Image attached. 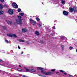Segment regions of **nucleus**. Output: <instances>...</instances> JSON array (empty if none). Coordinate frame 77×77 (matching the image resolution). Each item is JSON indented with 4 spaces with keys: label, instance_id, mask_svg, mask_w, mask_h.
I'll return each instance as SVG.
<instances>
[{
    "label": "nucleus",
    "instance_id": "f257e3e1",
    "mask_svg": "<svg viewBox=\"0 0 77 77\" xmlns=\"http://www.w3.org/2000/svg\"><path fill=\"white\" fill-rule=\"evenodd\" d=\"M37 69H39V70H40L42 74H45V75H51L53 74V72H44L43 68L41 67H37Z\"/></svg>",
    "mask_w": 77,
    "mask_h": 77
},
{
    "label": "nucleus",
    "instance_id": "f03ea898",
    "mask_svg": "<svg viewBox=\"0 0 77 77\" xmlns=\"http://www.w3.org/2000/svg\"><path fill=\"white\" fill-rule=\"evenodd\" d=\"M18 18L19 19H18L16 20L17 23L19 25H21L22 24V23L21 22V20H22V18L20 16H18Z\"/></svg>",
    "mask_w": 77,
    "mask_h": 77
},
{
    "label": "nucleus",
    "instance_id": "7ed1b4c3",
    "mask_svg": "<svg viewBox=\"0 0 77 77\" xmlns=\"http://www.w3.org/2000/svg\"><path fill=\"white\" fill-rule=\"evenodd\" d=\"M12 5L14 8H18V5L15 2L12 3Z\"/></svg>",
    "mask_w": 77,
    "mask_h": 77
},
{
    "label": "nucleus",
    "instance_id": "20e7f679",
    "mask_svg": "<svg viewBox=\"0 0 77 77\" xmlns=\"http://www.w3.org/2000/svg\"><path fill=\"white\" fill-rule=\"evenodd\" d=\"M8 13L10 15H12L14 14L13 10L12 9H10L8 10Z\"/></svg>",
    "mask_w": 77,
    "mask_h": 77
},
{
    "label": "nucleus",
    "instance_id": "39448f33",
    "mask_svg": "<svg viewBox=\"0 0 77 77\" xmlns=\"http://www.w3.org/2000/svg\"><path fill=\"white\" fill-rule=\"evenodd\" d=\"M63 15H68V12L66 11H64L63 12Z\"/></svg>",
    "mask_w": 77,
    "mask_h": 77
},
{
    "label": "nucleus",
    "instance_id": "423d86ee",
    "mask_svg": "<svg viewBox=\"0 0 77 77\" xmlns=\"http://www.w3.org/2000/svg\"><path fill=\"white\" fill-rule=\"evenodd\" d=\"M29 71H30L31 72H32V73H33V74L36 73V70L35 69H29Z\"/></svg>",
    "mask_w": 77,
    "mask_h": 77
},
{
    "label": "nucleus",
    "instance_id": "0eeeda50",
    "mask_svg": "<svg viewBox=\"0 0 77 77\" xmlns=\"http://www.w3.org/2000/svg\"><path fill=\"white\" fill-rule=\"evenodd\" d=\"M67 38H66L65 37L63 36L62 37V40H63V42H65V39H67Z\"/></svg>",
    "mask_w": 77,
    "mask_h": 77
},
{
    "label": "nucleus",
    "instance_id": "6e6552de",
    "mask_svg": "<svg viewBox=\"0 0 77 77\" xmlns=\"http://www.w3.org/2000/svg\"><path fill=\"white\" fill-rule=\"evenodd\" d=\"M69 10L70 12H72L74 11V8H70Z\"/></svg>",
    "mask_w": 77,
    "mask_h": 77
},
{
    "label": "nucleus",
    "instance_id": "1a4fd4ad",
    "mask_svg": "<svg viewBox=\"0 0 77 77\" xmlns=\"http://www.w3.org/2000/svg\"><path fill=\"white\" fill-rule=\"evenodd\" d=\"M22 31L23 33H25V32H27V30L26 29H22Z\"/></svg>",
    "mask_w": 77,
    "mask_h": 77
},
{
    "label": "nucleus",
    "instance_id": "9d476101",
    "mask_svg": "<svg viewBox=\"0 0 77 77\" xmlns=\"http://www.w3.org/2000/svg\"><path fill=\"white\" fill-rule=\"evenodd\" d=\"M30 22L31 23V24H32V23H34L35 22V21H34V20H32V19H30L29 20Z\"/></svg>",
    "mask_w": 77,
    "mask_h": 77
},
{
    "label": "nucleus",
    "instance_id": "9b49d317",
    "mask_svg": "<svg viewBox=\"0 0 77 77\" xmlns=\"http://www.w3.org/2000/svg\"><path fill=\"white\" fill-rule=\"evenodd\" d=\"M12 35L13 34H7V36H9V37H12Z\"/></svg>",
    "mask_w": 77,
    "mask_h": 77
},
{
    "label": "nucleus",
    "instance_id": "f8f14e48",
    "mask_svg": "<svg viewBox=\"0 0 77 77\" xmlns=\"http://www.w3.org/2000/svg\"><path fill=\"white\" fill-rule=\"evenodd\" d=\"M61 3H62L63 5H64L65 3V0H62Z\"/></svg>",
    "mask_w": 77,
    "mask_h": 77
},
{
    "label": "nucleus",
    "instance_id": "ddd939ff",
    "mask_svg": "<svg viewBox=\"0 0 77 77\" xmlns=\"http://www.w3.org/2000/svg\"><path fill=\"white\" fill-rule=\"evenodd\" d=\"M35 35H39V33L38 31H36L35 32Z\"/></svg>",
    "mask_w": 77,
    "mask_h": 77
},
{
    "label": "nucleus",
    "instance_id": "4468645a",
    "mask_svg": "<svg viewBox=\"0 0 77 77\" xmlns=\"http://www.w3.org/2000/svg\"><path fill=\"white\" fill-rule=\"evenodd\" d=\"M8 23L9 24H12V22L11 21H8Z\"/></svg>",
    "mask_w": 77,
    "mask_h": 77
},
{
    "label": "nucleus",
    "instance_id": "2eb2a0df",
    "mask_svg": "<svg viewBox=\"0 0 77 77\" xmlns=\"http://www.w3.org/2000/svg\"><path fill=\"white\" fill-rule=\"evenodd\" d=\"M38 75H39V76H40V77H46V76L45 75H42L41 74H38Z\"/></svg>",
    "mask_w": 77,
    "mask_h": 77
},
{
    "label": "nucleus",
    "instance_id": "dca6fc26",
    "mask_svg": "<svg viewBox=\"0 0 77 77\" xmlns=\"http://www.w3.org/2000/svg\"><path fill=\"white\" fill-rule=\"evenodd\" d=\"M2 9H3V5L0 4V9L2 10Z\"/></svg>",
    "mask_w": 77,
    "mask_h": 77
},
{
    "label": "nucleus",
    "instance_id": "f3484780",
    "mask_svg": "<svg viewBox=\"0 0 77 77\" xmlns=\"http://www.w3.org/2000/svg\"><path fill=\"white\" fill-rule=\"evenodd\" d=\"M12 37H14V38H17V35L15 34H13Z\"/></svg>",
    "mask_w": 77,
    "mask_h": 77
},
{
    "label": "nucleus",
    "instance_id": "a211bd4d",
    "mask_svg": "<svg viewBox=\"0 0 77 77\" xmlns=\"http://www.w3.org/2000/svg\"><path fill=\"white\" fill-rule=\"evenodd\" d=\"M19 42H24V40L22 39L19 40Z\"/></svg>",
    "mask_w": 77,
    "mask_h": 77
},
{
    "label": "nucleus",
    "instance_id": "6ab92c4d",
    "mask_svg": "<svg viewBox=\"0 0 77 77\" xmlns=\"http://www.w3.org/2000/svg\"><path fill=\"white\" fill-rule=\"evenodd\" d=\"M3 14V11H0V15H2Z\"/></svg>",
    "mask_w": 77,
    "mask_h": 77
},
{
    "label": "nucleus",
    "instance_id": "aec40b11",
    "mask_svg": "<svg viewBox=\"0 0 77 77\" xmlns=\"http://www.w3.org/2000/svg\"><path fill=\"white\" fill-rule=\"evenodd\" d=\"M21 11V10L20 8H19L17 10V11L18 12H20Z\"/></svg>",
    "mask_w": 77,
    "mask_h": 77
},
{
    "label": "nucleus",
    "instance_id": "412c9836",
    "mask_svg": "<svg viewBox=\"0 0 77 77\" xmlns=\"http://www.w3.org/2000/svg\"><path fill=\"white\" fill-rule=\"evenodd\" d=\"M20 15H21V16H23V15H24V13H20Z\"/></svg>",
    "mask_w": 77,
    "mask_h": 77
},
{
    "label": "nucleus",
    "instance_id": "4be33fe9",
    "mask_svg": "<svg viewBox=\"0 0 77 77\" xmlns=\"http://www.w3.org/2000/svg\"><path fill=\"white\" fill-rule=\"evenodd\" d=\"M61 48L62 49V50H64V46L63 45H62L61 46Z\"/></svg>",
    "mask_w": 77,
    "mask_h": 77
},
{
    "label": "nucleus",
    "instance_id": "5701e85b",
    "mask_svg": "<svg viewBox=\"0 0 77 77\" xmlns=\"http://www.w3.org/2000/svg\"><path fill=\"white\" fill-rule=\"evenodd\" d=\"M72 48H73V47H72L71 46H70L69 47V49L70 50H72Z\"/></svg>",
    "mask_w": 77,
    "mask_h": 77
},
{
    "label": "nucleus",
    "instance_id": "b1692460",
    "mask_svg": "<svg viewBox=\"0 0 77 77\" xmlns=\"http://www.w3.org/2000/svg\"><path fill=\"white\" fill-rule=\"evenodd\" d=\"M17 70L18 71H22V69H17Z\"/></svg>",
    "mask_w": 77,
    "mask_h": 77
},
{
    "label": "nucleus",
    "instance_id": "393cba45",
    "mask_svg": "<svg viewBox=\"0 0 77 77\" xmlns=\"http://www.w3.org/2000/svg\"><path fill=\"white\" fill-rule=\"evenodd\" d=\"M59 71H60V72H65V71L62 70H60Z\"/></svg>",
    "mask_w": 77,
    "mask_h": 77
},
{
    "label": "nucleus",
    "instance_id": "a878e982",
    "mask_svg": "<svg viewBox=\"0 0 77 77\" xmlns=\"http://www.w3.org/2000/svg\"><path fill=\"white\" fill-rule=\"evenodd\" d=\"M25 69H26V70L27 71H29V69H28L27 68H25Z\"/></svg>",
    "mask_w": 77,
    "mask_h": 77
},
{
    "label": "nucleus",
    "instance_id": "bb28decb",
    "mask_svg": "<svg viewBox=\"0 0 77 77\" xmlns=\"http://www.w3.org/2000/svg\"><path fill=\"white\" fill-rule=\"evenodd\" d=\"M55 70H56L55 69H51V71L53 72V71H55Z\"/></svg>",
    "mask_w": 77,
    "mask_h": 77
},
{
    "label": "nucleus",
    "instance_id": "cd10ccee",
    "mask_svg": "<svg viewBox=\"0 0 77 77\" xmlns=\"http://www.w3.org/2000/svg\"><path fill=\"white\" fill-rule=\"evenodd\" d=\"M36 20H37L38 21H39L40 20V19H39V18H36Z\"/></svg>",
    "mask_w": 77,
    "mask_h": 77
},
{
    "label": "nucleus",
    "instance_id": "c85d7f7f",
    "mask_svg": "<svg viewBox=\"0 0 77 77\" xmlns=\"http://www.w3.org/2000/svg\"><path fill=\"white\" fill-rule=\"evenodd\" d=\"M1 2L2 3H3L5 2V0H1Z\"/></svg>",
    "mask_w": 77,
    "mask_h": 77
},
{
    "label": "nucleus",
    "instance_id": "c756f323",
    "mask_svg": "<svg viewBox=\"0 0 77 77\" xmlns=\"http://www.w3.org/2000/svg\"><path fill=\"white\" fill-rule=\"evenodd\" d=\"M53 29H54V30H55L56 29V27H55V26H54L53 27Z\"/></svg>",
    "mask_w": 77,
    "mask_h": 77
},
{
    "label": "nucleus",
    "instance_id": "7c9ffc66",
    "mask_svg": "<svg viewBox=\"0 0 77 77\" xmlns=\"http://www.w3.org/2000/svg\"><path fill=\"white\" fill-rule=\"evenodd\" d=\"M41 24L39 23L38 24V27H41Z\"/></svg>",
    "mask_w": 77,
    "mask_h": 77
},
{
    "label": "nucleus",
    "instance_id": "2f4dec72",
    "mask_svg": "<svg viewBox=\"0 0 77 77\" xmlns=\"http://www.w3.org/2000/svg\"><path fill=\"white\" fill-rule=\"evenodd\" d=\"M35 24H36V22H34L32 24H33V25H35Z\"/></svg>",
    "mask_w": 77,
    "mask_h": 77
},
{
    "label": "nucleus",
    "instance_id": "473e14b6",
    "mask_svg": "<svg viewBox=\"0 0 77 77\" xmlns=\"http://www.w3.org/2000/svg\"><path fill=\"white\" fill-rule=\"evenodd\" d=\"M5 42L7 43H8L9 42H8V41L7 40H5Z\"/></svg>",
    "mask_w": 77,
    "mask_h": 77
},
{
    "label": "nucleus",
    "instance_id": "72a5a7b5",
    "mask_svg": "<svg viewBox=\"0 0 77 77\" xmlns=\"http://www.w3.org/2000/svg\"><path fill=\"white\" fill-rule=\"evenodd\" d=\"M3 61H2L1 60H0V62H2Z\"/></svg>",
    "mask_w": 77,
    "mask_h": 77
},
{
    "label": "nucleus",
    "instance_id": "f704fd0d",
    "mask_svg": "<svg viewBox=\"0 0 77 77\" xmlns=\"http://www.w3.org/2000/svg\"><path fill=\"white\" fill-rule=\"evenodd\" d=\"M3 29H6V27L5 26H3Z\"/></svg>",
    "mask_w": 77,
    "mask_h": 77
},
{
    "label": "nucleus",
    "instance_id": "c9c22d12",
    "mask_svg": "<svg viewBox=\"0 0 77 77\" xmlns=\"http://www.w3.org/2000/svg\"><path fill=\"white\" fill-rule=\"evenodd\" d=\"M69 76L70 77H72V75H69Z\"/></svg>",
    "mask_w": 77,
    "mask_h": 77
},
{
    "label": "nucleus",
    "instance_id": "e433bc0d",
    "mask_svg": "<svg viewBox=\"0 0 77 77\" xmlns=\"http://www.w3.org/2000/svg\"><path fill=\"white\" fill-rule=\"evenodd\" d=\"M64 74H65V75H66V72L64 73Z\"/></svg>",
    "mask_w": 77,
    "mask_h": 77
},
{
    "label": "nucleus",
    "instance_id": "4c0bfd02",
    "mask_svg": "<svg viewBox=\"0 0 77 77\" xmlns=\"http://www.w3.org/2000/svg\"><path fill=\"white\" fill-rule=\"evenodd\" d=\"M18 48H19V49H20V47L19 46H18Z\"/></svg>",
    "mask_w": 77,
    "mask_h": 77
},
{
    "label": "nucleus",
    "instance_id": "58836bf2",
    "mask_svg": "<svg viewBox=\"0 0 77 77\" xmlns=\"http://www.w3.org/2000/svg\"><path fill=\"white\" fill-rule=\"evenodd\" d=\"M23 52H22L21 53V54H23Z\"/></svg>",
    "mask_w": 77,
    "mask_h": 77
},
{
    "label": "nucleus",
    "instance_id": "ea45409f",
    "mask_svg": "<svg viewBox=\"0 0 77 77\" xmlns=\"http://www.w3.org/2000/svg\"><path fill=\"white\" fill-rule=\"evenodd\" d=\"M21 66L20 65H19V67H21Z\"/></svg>",
    "mask_w": 77,
    "mask_h": 77
},
{
    "label": "nucleus",
    "instance_id": "a19ab883",
    "mask_svg": "<svg viewBox=\"0 0 77 77\" xmlns=\"http://www.w3.org/2000/svg\"><path fill=\"white\" fill-rule=\"evenodd\" d=\"M56 73L57 74H57V73H59V72H56Z\"/></svg>",
    "mask_w": 77,
    "mask_h": 77
},
{
    "label": "nucleus",
    "instance_id": "79ce46f5",
    "mask_svg": "<svg viewBox=\"0 0 77 77\" xmlns=\"http://www.w3.org/2000/svg\"><path fill=\"white\" fill-rule=\"evenodd\" d=\"M31 68H33V66H31Z\"/></svg>",
    "mask_w": 77,
    "mask_h": 77
},
{
    "label": "nucleus",
    "instance_id": "37998d69",
    "mask_svg": "<svg viewBox=\"0 0 77 77\" xmlns=\"http://www.w3.org/2000/svg\"><path fill=\"white\" fill-rule=\"evenodd\" d=\"M75 11H75V10L74 11V13H75Z\"/></svg>",
    "mask_w": 77,
    "mask_h": 77
},
{
    "label": "nucleus",
    "instance_id": "c03bdc74",
    "mask_svg": "<svg viewBox=\"0 0 77 77\" xmlns=\"http://www.w3.org/2000/svg\"><path fill=\"white\" fill-rule=\"evenodd\" d=\"M0 71H2V70H0Z\"/></svg>",
    "mask_w": 77,
    "mask_h": 77
}]
</instances>
